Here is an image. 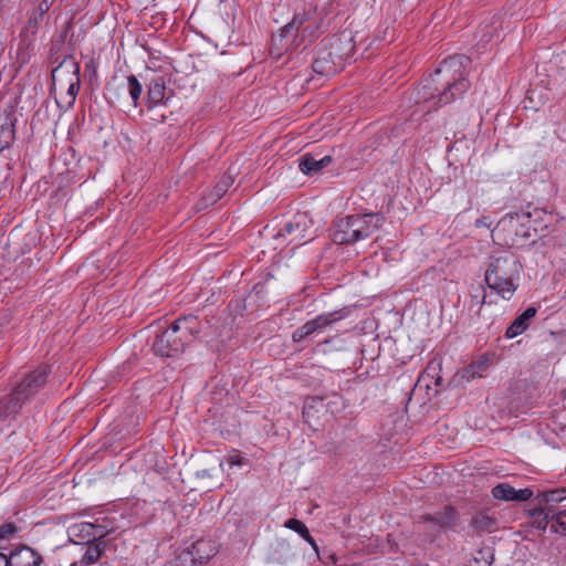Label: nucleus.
Instances as JSON below:
<instances>
[{"mask_svg":"<svg viewBox=\"0 0 566 566\" xmlns=\"http://www.w3.org/2000/svg\"><path fill=\"white\" fill-rule=\"evenodd\" d=\"M469 61L465 55H452L443 60L412 92L415 103L428 104L426 112H430L462 96L470 87L465 70Z\"/></svg>","mask_w":566,"mask_h":566,"instance_id":"f257e3e1","label":"nucleus"},{"mask_svg":"<svg viewBox=\"0 0 566 566\" xmlns=\"http://www.w3.org/2000/svg\"><path fill=\"white\" fill-rule=\"evenodd\" d=\"M522 272L517 256L509 250H500L490 256L484 280L489 289L509 301L518 287Z\"/></svg>","mask_w":566,"mask_h":566,"instance_id":"f03ea898","label":"nucleus"},{"mask_svg":"<svg viewBox=\"0 0 566 566\" xmlns=\"http://www.w3.org/2000/svg\"><path fill=\"white\" fill-rule=\"evenodd\" d=\"M200 333L198 317L189 315L179 317L169 328L158 334L153 343L154 352L163 357H174L184 352Z\"/></svg>","mask_w":566,"mask_h":566,"instance_id":"7ed1b4c3","label":"nucleus"},{"mask_svg":"<svg viewBox=\"0 0 566 566\" xmlns=\"http://www.w3.org/2000/svg\"><path fill=\"white\" fill-rule=\"evenodd\" d=\"M384 222V216L377 212L346 216L335 222L332 240L336 244L355 243L373 235Z\"/></svg>","mask_w":566,"mask_h":566,"instance_id":"20e7f679","label":"nucleus"},{"mask_svg":"<svg viewBox=\"0 0 566 566\" xmlns=\"http://www.w3.org/2000/svg\"><path fill=\"white\" fill-rule=\"evenodd\" d=\"M80 65L73 60L63 61L52 71L51 92L60 109L67 111L75 103L80 90Z\"/></svg>","mask_w":566,"mask_h":566,"instance_id":"39448f33","label":"nucleus"},{"mask_svg":"<svg viewBox=\"0 0 566 566\" xmlns=\"http://www.w3.org/2000/svg\"><path fill=\"white\" fill-rule=\"evenodd\" d=\"M49 371L48 366H40L36 370L27 375L13 389L12 394L0 401V418L2 420L13 418L23 402L35 395L45 384Z\"/></svg>","mask_w":566,"mask_h":566,"instance_id":"423d86ee","label":"nucleus"},{"mask_svg":"<svg viewBox=\"0 0 566 566\" xmlns=\"http://www.w3.org/2000/svg\"><path fill=\"white\" fill-rule=\"evenodd\" d=\"M321 45L324 49H327V51L335 57V61H337V63L343 67L355 50L354 36L348 30H344L324 39Z\"/></svg>","mask_w":566,"mask_h":566,"instance_id":"0eeeda50","label":"nucleus"},{"mask_svg":"<svg viewBox=\"0 0 566 566\" xmlns=\"http://www.w3.org/2000/svg\"><path fill=\"white\" fill-rule=\"evenodd\" d=\"M346 316L344 310L333 311L317 315L315 318L306 322L304 325L295 329L292 334L293 342H301L307 336L322 332L333 323L343 319Z\"/></svg>","mask_w":566,"mask_h":566,"instance_id":"6e6552de","label":"nucleus"},{"mask_svg":"<svg viewBox=\"0 0 566 566\" xmlns=\"http://www.w3.org/2000/svg\"><path fill=\"white\" fill-rule=\"evenodd\" d=\"M112 528L90 522H80L67 527V535L74 543H90L98 541L109 534Z\"/></svg>","mask_w":566,"mask_h":566,"instance_id":"1a4fd4ad","label":"nucleus"},{"mask_svg":"<svg viewBox=\"0 0 566 566\" xmlns=\"http://www.w3.org/2000/svg\"><path fill=\"white\" fill-rule=\"evenodd\" d=\"M313 226V220L308 212L302 211L285 223L280 230V237H290L291 242H300L308 237V230Z\"/></svg>","mask_w":566,"mask_h":566,"instance_id":"9d476101","label":"nucleus"},{"mask_svg":"<svg viewBox=\"0 0 566 566\" xmlns=\"http://www.w3.org/2000/svg\"><path fill=\"white\" fill-rule=\"evenodd\" d=\"M491 493L495 500L505 502H525L533 496L531 489L525 488L516 490L506 482L494 485Z\"/></svg>","mask_w":566,"mask_h":566,"instance_id":"9b49d317","label":"nucleus"},{"mask_svg":"<svg viewBox=\"0 0 566 566\" xmlns=\"http://www.w3.org/2000/svg\"><path fill=\"white\" fill-rule=\"evenodd\" d=\"M313 71L323 76H332L340 72L344 67L335 61V57L322 45L312 64Z\"/></svg>","mask_w":566,"mask_h":566,"instance_id":"f8f14e48","label":"nucleus"},{"mask_svg":"<svg viewBox=\"0 0 566 566\" xmlns=\"http://www.w3.org/2000/svg\"><path fill=\"white\" fill-rule=\"evenodd\" d=\"M41 555L33 548L22 545L9 555V566H39Z\"/></svg>","mask_w":566,"mask_h":566,"instance_id":"ddd939ff","label":"nucleus"},{"mask_svg":"<svg viewBox=\"0 0 566 566\" xmlns=\"http://www.w3.org/2000/svg\"><path fill=\"white\" fill-rule=\"evenodd\" d=\"M557 512L548 505H543L538 510L532 512L533 524L539 530L549 527L556 533H560V526L556 520Z\"/></svg>","mask_w":566,"mask_h":566,"instance_id":"4468645a","label":"nucleus"},{"mask_svg":"<svg viewBox=\"0 0 566 566\" xmlns=\"http://www.w3.org/2000/svg\"><path fill=\"white\" fill-rule=\"evenodd\" d=\"M233 178L231 175H223L220 180L216 184L214 188L202 198L201 207L207 208L211 205H214L218 200H220L228 189L232 186Z\"/></svg>","mask_w":566,"mask_h":566,"instance_id":"2eb2a0df","label":"nucleus"},{"mask_svg":"<svg viewBox=\"0 0 566 566\" xmlns=\"http://www.w3.org/2000/svg\"><path fill=\"white\" fill-rule=\"evenodd\" d=\"M332 156L326 155L322 158H316L313 155H304L300 158L298 167L305 175H312L321 171L332 163Z\"/></svg>","mask_w":566,"mask_h":566,"instance_id":"dca6fc26","label":"nucleus"},{"mask_svg":"<svg viewBox=\"0 0 566 566\" xmlns=\"http://www.w3.org/2000/svg\"><path fill=\"white\" fill-rule=\"evenodd\" d=\"M537 311L535 307L526 308L521 315H518L513 323L507 327L505 336L507 338H514L521 335L530 326V321L535 317Z\"/></svg>","mask_w":566,"mask_h":566,"instance_id":"f3484780","label":"nucleus"},{"mask_svg":"<svg viewBox=\"0 0 566 566\" xmlns=\"http://www.w3.org/2000/svg\"><path fill=\"white\" fill-rule=\"evenodd\" d=\"M310 18L311 13L308 11H303L301 13L295 14L293 20L290 23L285 24L280 30V40L282 41L283 39L287 38L290 34L293 33H295V35L298 32L304 33L306 31L304 24L310 20Z\"/></svg>","mask_w":566,"mask_h":566,"instance_id":"a211bd4d","label":"nucleus"},{"mask_svg":"<svg viewBox=\"0 0 566 566\" xmlns=\"http://www.w3.org/2000/svg\"><path fill=\"white\" fill-rule=\"evenodd\" d=\"M217 554L214 543L209 541H197L192 546V560L203 564Z\"/></svg>","mask_w":566,"mask_h":566,"instance_id":"6ab92c4d","label":"nucleus"},{"mask_svg":"<svg viewBox=\"0 0 566 566\" xmlns=\"http://www.w3.org/2000/svg\"><path fill=\"white\" fill-rule=\"evenodd\" d=\"M424 521L434 522L439 530H444L455 525L457 512L453 507L446 506L442 512H439L436 515H428Z\"/></svg>","mask_w":566,"mask_h":566,"instance_id":"aec40b11","label":"nucleus"},{"mask_svg":"<svg viewBox=\"0 0 566 566\" xmlns=\"http://www.w3.org/2000/svg\"><path fill=\"white\" fill-rule=\"evenodd\" d=\"M565 499H566V489L565 488L542 491L537 495L538 504L541 506L548 505L551 509H554V504L559 503Z\"/></svg>","mask_w":566,"mask_h":566,"instance_id":"412c9836","label":"nucleus"},{"mask_svg":"<svg viewBox=\"0 0 566 566\" xmlns=\"http://www.w3.org/2000/svg\"><path fill=\"white\" fill-rule=\"evenodd\" d=\"M471 525L479 532H494L497 528V521L486 513H479L472 517Z\"/></svg>","mask_w":566,"mask_h":566,"instance_id":"4be33fe9","label":"nucleus"},{"mask_svg":"<svg viewBox=\"0 0 566 566\" xmlns=\"http://www.w3.org/2000/svg\"><path fill=\"white\" fill-rule=\"evenodd\" d=\"M104 551V544L97 541H93L87 543V547L85 553L83 554L81 558V563L84 565H92L96 563Z\"/></svg>","mask_w":566,"mask_h":566,"instance_id":"5701e85b","label":"nucleus"},{"mask_svg":"<svg viewBox=\"0 0 566 566\" xmlns=\"http://www.w3.org/2000/svg\"><path fill=\"white\" fill-rule=\"evenodd\" d=\"M166 96V87L161 80H154L148 87V102L155 106L164 102Z\"/></svg>","mask_w":566,"mask_h":566,"instance_id":"b1692460","label":"nucleus"},{"mask_svg":"<svg viewBox=\"0 0 566 566\" xmlns=\"http://www.w3.org/2000/svg\"><path fill=\"white\" fill-rule=\"evenodd\" d=\"M494 560V554L491 547L478 549L467 566H491Z\"/></svg>","mask_w":566,"mask_h":566,"instance_id":"393cba45","label":"nucleus"},{"mask_svg":"<svg viewBox=\"0 0 566 566\" xmlns=\"http://www.w3.org/2000/svg\"><path fill=\"white\" fill-rule=\"evenodd\" d=\"M123 88L128 93L133 105L137 106L139 97L143 93V86L135 75H129L126 78V83L123 84Z\"/></svg>","mask_w":566,"mask_h":566,"instance_id":"a878e982","label":"nucleus"},{"mask_svg":"<svg viewBox=\"0 0 566 566\" xmlns=\"http://www.w3.org/2000/svg\"><path fill=\"white\" fill-rule=\"evenodd\" d=\"M14 138V127L10 119L0 123V151L7 149Z\"/></svg>","mask_w":566,"mask_h":566,"instance_id":"bb28decb","label":"nucleus"},{"mask_svg":"<svg viewBox=\"0 0 566 566\" xmlns=\"http://www.w3.org/2000/svg\"><path fill=\"white\" fill-rule=\"evenodd\" d=\"M490 365L491 359L488 356H480L470 364L469 368L467 369V374L470 378L482 377Z\"/></svg>","mask_w":566,"mask_h":566,"instance_id":"cd10ccee","label":"nucleus"},{"mask_svg":"<svg viewBox=\"0 0 566 566\" xmlns=\"http://www.w3.org/2000/svg\"><path fill=\"white\" fill-rule=\"evenodd\" d=\"M284 526L286 528H290L294 532H296L297 534H300L302 537H304L305 535H307V533L310 532L308 528L306 527V525L300 521V520H296V518H290L287 520L285 523H284Z\"/></svg>","mask_w":566,"mask_h":566,"instance_id":"c85d7f7f","label":"nucleus"},{"mask_svg":"<svg viewBox=\"0 0 566 566\" xmlns=\"http://www.w3.org/2000/svg\"><path fill=\"white\" fill-rule=\"evenodd\" d=\"M18 528L12 523H7L0 527V539H8L11 538L15 533Z\"/></svg>","mask_w":566,"mask_h":566,"instance_id":"c756f323","label":"nucleus"},{"mask_svg":"<svg viewBox=\"0 0 566 566\" xmlns=\"http://www.w3.org/2000/svg\"><path fill=\"white\" fill-rule=\"evenodd\" d=\"M481 32H482V35H481L480 41L481 42H489V41H491L494 38L495 27H493V25H485V28H483L481 30Z\"/></svg>","mask_w":566,"mask_h":566,"instance_id":"7c9ffc66","label":"nucleus"},{"mask_svg":"<svg viewBox=\"0 0 566 566\" xmlns=\"http://www.w3.org/2000/svg\"><path fill=\"white\" fill-rule=\"evenodd\" d=\"M558 525L560 526V534L566 535V510L558 511L556 515Z\"/></svg>","mask_w":566,"mask_h":566,"instance_id":"2f4dec72","label":"nucleus"},{"mask_svg":"<svg viewBox=\"0 0 566 566\" xmlns=\"http://www.w3.org/2000/svg\"><path fill=\"white\" fill-rule=\"evenodd\" d=\"M53 2V0H42L38 8L39 15L42 17L51 8Z\"/></svg>","mask_w":566,"mask_h":566,"instance_id":"473e14b6","label":"nucleus"},{"mask_svg":"<svg viewBox=\"0 0 566 566\" xmlns=\"http://www.w3.org/2000/svg\"><path fill=\"white\" fill-rule=\"evenodd\" d=\"M485 298H486V296H485L484 292L481 295V300H479V295L472 296L473 302H475V305L478 306V311H476L478 313L481 311L482 305L485 303Z\"/></svg>","mask_w":566,"mask_h":566,"instance_id":"72a5a7b5","label":"nucleus"},{"mask_svg":"<svg viewBox=\"0 0 566 566\" xmlns=\"http://www.w3.org/2000/svg\"><path fill=\"white\" fill-rule=\"evenodd\" d=\"M491 224H492V222L486 217L480 218L475 221L476 228H482V227L490 228Z\"/></svg>","mask_w":566,"mask_h":566,"instance_id":"f704fd0d","label":"nucleus"},{"mask_svg":"<svg viewBox=\"0 0 566 566\" xmlns=\"http://www.w3.org/2000/svg\"><path fill=\"white\" fill-rule=\"evenodd\" d=\"M315 551L318 549L317 547V544L315 542V539L313 538V536L310 534V532L307 533V535H305L303 537Z\"/></svg>","mask_w":566,"mask_h":566,"instance_id":"c9c22d12","label":"nucleus"},{"mask_svg":"<svg viewBox=\"0 0 566 566\" xmlns=\"http://www.w3.org/2000/svg\"><path fill=\"white\" fill-rule=\"evenodd\" d=\"M229 462L231 465H241L242 459L239 455H233L229 458Z\"/></svg>","mask_w":566,"mask_h":566,"instance_id":"e433bc0d","label":"nucleus"},{"mask_svg":"<svg viewBox=\"0 0 566 566\" xmlns=\"http://www.w3.org/2000/svg\"><path fill=\"white\" fill-rule=\"evenodd\" d=\"M0 566H9V556L0 553Z\"/></svg>","mask_w":566,"mask_h":566,"instance_id":"4c0bfd02","label":"nucleus"},{"mask_svg":"<svg viewBox=\"0 0 566 566\" xmlns=\"http://www.w3.org/2000/svg\"><path fill=\"white\" fill-rule=\"evenodd\" d=\"M210 475L211 474H210L209 470H207V469H203V470H200L197 472V476L200 479L209 478Z\"/></svg>","mask_w":566,"mask_h":566,"instance_id":"58836bf2","label":"nucleus"},{"mask_svg":"<svg viewBox=\"0 0 566 566\" xmlns=\"http://www.w3.org/2000/svg\"><path fill=\"white\" fill-rule=\"evenodd\" d=\"M441 382H442V378H441L440 376H438V377L436 378V380H434V384H436L437 386H440V385H441Z\"/></svg>","mask_w":566,"mask_h":566,"instance_id":"ea45409f","label":"nucleus"},{"mask_svg":"<svg viewBox=\"0 0 566 566\" xmlns=\"http://www.w3.org/2000/svg\"><path fill=\"white\" fill-rule=\"evenodd\" d=\"M2 475H3V472H0V479L2 478ZM3 483H4L3 481L0 483V488L3 485Z\"/></svg>","mask_w":566,"mask_h":566,"instance_id":"a19ab883","label":"nucleus"}]
</instances>
